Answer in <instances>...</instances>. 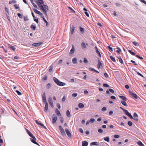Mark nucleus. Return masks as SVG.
<instances>
[{
  "instance_id": "obj_35",
  "label": "nucleus",
  "mask_w": 146,
  "mask_h": 146,
  "mask_svg": "<svg viewBox=\"0 0 146 146\" xmlns=\"http://www.w3.org/2000/svg\"><path fill=\"white\" fill-rule=\"evenodd\" d=\"M127 115L131 119H133V117H132V115H131V114L130 113H129V112Z\"/></svg>"
},
{
  "instance_id": "obj_61",
  "label": "nucleus",
  "mask_w": 146,
  "mask_h": 146,
  "mask_svg": "<svg viewBox=\"0 0 146 146\" xmlns=\"http://www.w3.org/2000/svg\"><path fill=\"white\" fill-rule=\"evenodd\" d=\"M48 78V77L47 76H45L43 78V79L44 80H47Z\"/></svg>"
},
{
  "instance_id": "obj_46",
  "label": "nucleus",
  "mask_w": 146,
  "mask_h": 146,
  "mask_svg": "<svg viewBox=\"0 0 146 146\" xmlns=\"http://www.w3.org/2000/svg\"><path fill=\"white\" fill-rule=\"evenodd\" d=\"M60 120L61 123H62L64 121V119L62 117H60Z\"/></svg>"
},
{
  "instance_id": "obj_60",
  "label": "nucleus",
  "mask_w": 146,
  "mask_h": 146,
  "mask_svg": "<svg viewBox=\"0 0 146 146\" xmlns=\"http://www.w3.org/2000/svg\"><path fill=\"white\" fill-rule=\"evenodd\" d=\"M119 136L117 135H115L114 136V137L116 138H118L119 137Z\"/></svg>"
},
{
  "instance_id": "obj_12",
  "label": "nucleus",
  "mask_w": 146,
  "mask_h": 146,
  "mask_svg": "<svg viewBox=\"0 0 146 146\" xmlns=\"http://www.w3.org/2000/svg\"><path fill=\"white\" fill-rule=\"evenodd\" d=\"M42 101H43V102H46V95H45V92H44L42 95Z\"/></svg>"
},
{
  "instance_id": "obj_56",
  "label": "nucleus",
  "mask_w": 146,
  "mask_h": 146,
  "mask_svg": "<svg viewBox=\"0 0 146 146\" xmlns=\"http://www.w3.org/2000/svg\"><path fill=\"white\" fill-rule=\"evenodd\" d=\"M24 20L25 21H28V17L27 16H26L24 17Z\"/></svg>"
},
{
  "instance_id": "obj_64",
  "label": "nucleus",
  "mask_w": 146,
  "mask_h": 146,
  "mask_svg": "<svg viewBox=\"0 0 146 146\" xmlns=\"http://www.w3.org/2000/svg\"><path fill=\"white\" fill-rule=\"evenodd\" d=\"M140 1L146 5V2L144 0H140Z\"/></svg>"
},
{
  "instance_id": "obj_1",
  "label": "nucleus",
  "mask_w": 146,
  "mask_h": 146,
  "mask_svg": "<svg viewBox=\"0 0 146 146\" xmlns=\"http://www.w3.org/2000/svg\"><path fill=\"white\" fill-rule=\"evenodd\" d=\"M36 3L38 7L40 8V9L43 11L44 14L47 16V11L48 10V6L46 5L41 4L39 3Z\"/></svg>"
},
{
  "instance_id": "obj_9",
  "label": "nucleus",
  "mask_w": 146,
  "mask_h": 146,
  "mask_svg": "<svg viewBox=\"0 0 146 146\" xmlns=\"http://www.w3.org/2000/svg\"><path fill=\"white\" fill-rule=\"evenodd\" d=\"M65 131L68 136L70 137L71 136V134L69 130L68 129L66 128L65 129Z\"/></svg>"
},
{
  "instance_id": "obj_48",
  "label": "nucleus",
  "mask_w": 146,
  "mask_h": 146,
  "mask_svg": "<svg viewBox=\"0 0 146 146\" xmlns=\"http://www.w3.org/2000/svg\"><path fill=\"white\" fill-rule=\"evenodd\" d=\"M16 92L17 94L19 95H21V92H19V91L18 90H16Z\"/></svg>"
},
{
  "instance_id": "obj_29",
  "label": "nucleus",
  "mask_w": 146,
  "mask_h": 146,
  "mask_svg": "<svg viewBox=\"0 0 146 146\" xmlns=\"http://www.w3.org/2000/svg\"><path fill=\"white\" fill-rule=\"evenodd\" d=\"M53 66L52 65L50 66L49 67V72H51L53 70Z\"/></svg>"
},
{
  "instance_id": "obj_50",
  "label": "nucleus",
  "mask_w": 146,
  "mask_h": 146,
  "mask_svg": "<svg viewBox=\"0 0 146 146\" xmlns=\"http://www.w3.org/2000/svg\"><path fill=\"white\" fill-rule=\"evenodd\" d=\"M34 20L37 23H38V19H35V18H34Z\"/></svg>"
},
{
  "instance_id": "obj_45",
  "label": "nucleus",
  "mask_w": 146,
  "mask_h": 146,
  "mask_svg": "<svg viewBox=\"0 0 146 146\" xmlns=\"http://www.w3.org/2000/svg\"><path fill=\"white\" fill-rule=\"evenodd\" d=\"M98 65L99 66H102V63H101V62L100 61V60H98Z\"/></svg>"
},
{
  "instance_id": "obj_59",
  "label": "nucleus",
  "mask_w": 146,
  "mask_h": 146,
  "mask_svg": "<svg viewBox=\"0 0 146 146\" xmlns=\"http://www.w3.org/2000/svg\"><path fill=\"white\" fill-rule=\"evenodd\" d=\"M106 110V107H103L102 109V110L103 111H105Z\"/></svg>"
},
{
  "instance_id": "obj_43",
  "label": "nucleus",
  "mask_w": 146,
  "mask_h": 146,
  "mask_svg": "<svg viewBox=\"0 0 146 146\" xmlns=\"http://www.w3.org/2000/svg\"><path fill=\"white\" fill-rule=\"evenodd\" d=\"M51 85L50 83H48L46 86V88L48 89H49Z\"/></svg>"
},
{
  "instance_id": "obj_5",
  "label": "nucleus",
  "mask_w": 146,
  "mask_h": 146,
  "mask_svg": "<svg viewBox=\"0 0 146 146\" xmlns=\"http://www.w3.org/2000/svg\"><path fill=\"white\" fill-rule=\"evenodd\" d=\"M59 127L60 132L62 134V135H65V133L64 130L63 129L62 127V126L60 125H59Z\"/></svg>"
},
{
  "instance_id": "obj_36",
  "label": "nucleus",
  "mask_w": 146,
  "mask_h": 146,
  "mask_svg": "<svg viewBox=\"0 0 146 146\" xmlns=\"http://www.w3.org/2000/svg\"><path fill=\"white\" fill-rule=\"evenodd\" d=\"M129 52L132 55H134L135 54V53L134 52H132L130 50H128Z\"/></svg>"
},
{
  "instance_id": "obj_53",
  "label": "nucleus",
  "mask_w": 146,
  "mask_h": 146,
  "mask_svg": "<svg viewBox=\"0 0 146 146\" xmlns=\"http://www.w3.org/2000/svg\"><path fill=\"white\" fill-rule=\"evenodd\" d=\"M109 91L112 93H113L114 92V90H113L112 89H111V88H110L109 89Z\"/></svg>"
},
{
  "instance_id": "obj_7",
  "label": "nucleus",
  "mask_w": 146,
  "mask_h": 146,
  "mask_svg": "<svg viewBox=\"0 0 146 146\" xmlns=\"http://www.w3.org/2000/svg\"><path fill=\"white\" fill-rule=\"evenodd\" d=\"M133 115L134 118H133V119H134L136 121H137L138 120V115L136 113L134 112L133 113Z\"/></svg>"
},
{
  "instance_id": "obj_42",
  "label": "nucleus",
  "mask_w": 146,
  "mask_h": 146,
  "mask_svg": "<svg viewBox=\"0 0 146 146\" xmlns=\"http://www.w3.org/2000/svg\"><path fill=\"white\" fill-rule=\"evenodd\" d=\"M128 124L129 126H131L132 125L133 123L131 121H128Z\"/></svg>"
},
{
  "instance_id": "obj_33",
  "label": "nucleus",
  "mask_w": 146,
  "mask_h": 146,
  "mask_svg": "<svg viewBox=\"0 0 146 146\" xmlns=\"http://www.w3.org/2000/svg\"><path fill=\"white\" fill-rule=\"evenodd\" d=\"M72 53H73V44H72V48L70 50L69 54L71 55Z\"/></svg>"
},
{
  "instance_id": "obj_38",
  "label": "nucleus",
  "mask_w": 146,
  "mask_h": 146,
  "mask_svg": "<svg viewBox=\"0 0 146 146\" xmlns=\"http://www.w3.org/2000/svg\"><path fill=\"white\" fill-rule=\"evenodd\" d=\"M118 59L119 60V62L121 64H122L123 63V61L121 57L118 58Z\"/></svg>"
},
{
  "instance_id": "obj_4",
  "label": "nucleus",
  "mask_w": 146,
  "mask_h": 146,
  "mask_svg": "<svg viewBox=\"0 0 146 146\" xmlns=\"http://www.w3.org/2000/svg\"><path fill=\"white\" fill-rule=\"evenodd\" d=\"M52 123L54 124L56 122L57 117L56 116V115L55 114H53L52 116Z\"/></svg>"
},
{
  "instance_id": "obj_17",
  "label": "nucleus",
  "mask_w": 146,
  "mask_h": 146,
  "mask_svg": "<svg viewBox=\"0 0 146 146\" xmlns=\"http://www.w3.org/2000/svg\"><path fill=\"white\" fill-rule=\"evenodd\" d=\"M30 27L32 30H35L36 28V27L34 24H32L31 25Z\"/></svg>"
},
{
  "instance_id": "obj_57",
  "label": "nucleus",
  "mask_w": 146,
  "mask_h": 146,
  "mask_svg": "<svg viewBox=\"0 0 146 146\" xmlns=\"http://www.w3.org/2000/svg\"><path fill=\"white\" fill-rule=\"evenodd\" d=\"M84 63H87L88 62V60L86 58H84Z\"/></svg>"
},
{
  "instance_id": "obj_39",
  "label": "nucleus",
  "mask_w": 146,
  "mask_h": 146,
  "mask_svg": "<svg viewBox=\"0 0 146 146\" xmlns=\"http://www.w3.org/2000/svg\"><path fill=\"white\" fill-rule=\"evenodd\" d=\"M18 16L20 18H22L23 17V15L20 13H17Z\"/></svg>"
},
{
  "instance_id": "obj_58",
  "label": "nucleus",
  "mask_w": 146,
  "mask_h": 146,
  "mask_svg": "<svg viewBox=\"0 0 146 146\" xmlns=\"http://www.w3.org/2000/svg\"><path fill=\"white\" fill-rule=\"evenodd\" d=\"M110 98L111 99L113 100H115L116 99L115 97L113 96H111Z\"/></svg>"
},
{
  "instance_id": "obj_51",
  "label": "nucleus",
  "mask_w": 146,
  "mask_h": 146,
  "mask_svg": "<svg viewBox=\"0 0 146 146\" xmlns=\"http://www.w3.org/2000/svg\"><path fill=\"white\" fill-rule=\"evenodd\" d=\"M98 131L99 133H102L103 132V130L102 129H100L98 130Z\"/></svg>"
},
{
  "instance_id": "obj_6",
  "label": "nucleus",
  "mask_w": 146,
  "mask_h": 146,
  "mask_svg": "<svg viewBox=\"0 0 146 146\" xmlns=\"http://www.w3.org/2000/svg\"><path fill=\"white\" fill-rule=\"evenodd\" d=\"M48 101L49 103V104L50 106L52 107H53L54 106L53 104V103L52 102V98L51 97H50V98H48Z\"/></svg>"
},
{
  "instance_id": "obj_13",
  "label": "nucleus",
  "mask_w": 146,
  "mask_h": 146,
  "mask_svg": "<svg viewBox=\"0 0 146 146\" xmlns=\"http://www.w3.org/2000/svg\"><path fill=\"white\" fill-rule=\"evenodd\" d=\"M45 105L44 107V111L46 112L48 110V104L47 102H45Z\"/></svg>"
},
{
  "instance_id": "obj_22",
  "label": "nucleus",
  "mask_w": 146,
  "mask_h": 146,
  "mask_svg": "<svg viewBox=\"0 0 146 146\" xmlns=\"http://www.w3.org/2000/svg\"><path fill=\"white\" fill-rule=\"evenodd\" d=\"M79 28L81 33L82 34L84 33V29L80 26V27Z\"/></svg>"
},
{
  "instance_id": "obj_54",
  "label": "nucleus",
  "mask_w": 146,
  "mask_h": 146,
  "mask_svg": "<svg viewBox=\"0 0 146 146\" xmlns=\"http://www.w3.org/2000/svg\"><path fill=\"white\" fill-rule=\"evenodd\" d=\"M79 131L80 133H82L84 132L83 129L81 128L79 129Z\"/></svg>"
},
{
  "instance_id": "obj_37",
  "label": "nucleus",
  "mask_w": 146,
  "mask_h": 146,
  "mask_svg": "<svg viewBox=\"0 0 146 146\" xmlns=\"http://www.w3.org/2000/svg\"><path fill=\"white\" fill-rule=\"evenodd\" d=\"M108 48L109 50L111 52L113 51V50L112 48L110 47L109 46H108Z\"/></svg>"
},
{
  "instance_id": "obj_55",
  "label": "nucleus",
  "mask_w": 146,
  "mask_h": 146,
  "mask_svg": "<svg viewBox=\"0 0 146 146\" xmlns=\"http://www.w3.org/2000/svg\"><path fill=\"white\" fill-rule=\"evenodd\" d=\"M131 62L134 63V64L135 65H137V64L135 63V61H134L133 60H131Z\"/></svg>"
},
{
  "instance_id": "obj_23",
  "label": "nucleus",
  "mask_w": 146,
  "mask_h": 146,
  "mask_svg": "<svg viewBox=\"0 0 146 146\" xmlns=\"http://www.w3.org/2000/svg\"><path fill=\"white\" fill-rule=\"evenodd\" d=\"M78 107L80 108H82L84 107V105L83 104L80 103L78 104Z\"/></svg>"
},
{
  "instance_id": "obj_2",
  "label": "nucleus",
  "mask_w": 146,
  "mask_h": 146,
  "mask_svg": "<svg viewBox=\"0 0 146 146\" xmlns=\"http://www.w3.org/2000/svg\"><path fill=\"white\" fill-rule=\"evenodd\" d=\"M53 79L54 81L58 86H62L65 85V84L64 83L58 80L56 77H54Z\"/></svg>"
},
{
  "instance_id": "obj_31",
  "label": "nucleus",
  "mask_w": 146,
  "mask_h": 146,
  "mask_svg": "<svg viewBox=\"0 0 146 146\" xmlns=\"http://www.w3.org/2000/svg\"><path fill=\"white\" fill-rule=\"evenodd\" d=\"M110 58L111 59L113 62H115V58L111 56H110Z\"/></svg>"
},
{
  "instance_id": "obj_11",
  "label": "nucleus",
  "mask_w": 146,
  "mask_h": 146,
  "mask_svg": "<svg viewBox=\"0 0 146 146\" xmlns=\"http://www.w3.org/2000/svg\"><path fill=\"white\" fill-rule=\"evenodd\" d=\"M42 43V42H40L37 43H35L32 44L33 46H38Z\"/></svg>"
},
{
  "instance_id": "obj_28",
  "label": "nucleus",
  "mask_w": 146,
  "mask_h": 146,
  "mask_svg": "<svg viewBox=\"0 0 146 146\" xmlns=\"http://www.w3.org/2000/svg\"><path fill=\"white\" fill-rule=\"evenodd\" d=\"M133 44L136 46H139V44L138 43L136 42L133 41L132 42Z\"/></svg>"
},
{
  "instance_id": "obj_40",
  "label": "nucleus",
  "mask_w": 146,
  "mask_h": 146,
  "mask_svg": "<svg viewBox=\"0 0 146 146\" xmlns=\"http://www.w3.org/2000/svg\"><path fill=\"white\" fill-rule=\"evenodd\" d=\"M123 111L124 112L125 114L127 115L129 113L127 110L125 109Z\"/></svg>"
},
{
  "instance_id": "obj_8",
  "label": "nucleus",
  "mask_w": 146,
  "mask_h": 146,
  "mask_svg": "<svg viewBox=\"0 0 146 146\" xmlns=\"http://www.w3.org/2000/svg\"><path fill=\"white\" fill-rule=\"evenodd\" d=\"M129 93L132 97L136 99H137L138 96L136 94L132 93L131 91L129 92Z\"/></svg>"
},
{
  "instance_id": "obj_52",
  "label": "nucleus",
  "mask_w": 146,
  "mask_h": 146,
  "mask_svg": "<svg viewBox=\"0 0 146 146\" xmlns=\"http://www.w3.org/2000/svg\"><path fill=\"white\" fill-rule=\"evenodd\" d=\"M17 5L15 4L14 5V6L16 9H19V7H18Z\"/></svg>"
},
{
  "instance_id": "obj_24",
  "label": "nucleus",
  "mask_w": 146,
  "mask_h": 146,
  "mask_svg": "<svg viewBox=\"0 0 146 146\" xmlns=\"http://www.w3.org/2000/svg\"><path fill=\"white\" fill-rule=\"evenodd\" d=\"M70 27L71 29V35L73 34V25L72 24H70Z\"/></svg>"
},
{
  "instance_id": "obj_30",
  "label": "nucleus",
  "mask_w": 146,
  "mask_h": 146,
  "mask_svg": "<svg viewBox=\"0 0 146 146\" xmlns=\"http://www.w3.org/2000/svg\"><path fill=\"white\" fill-rule=\"evenodd\" d=\"M98 145V143H97V142H92L90 144L91 145Z\"/></svg>"
},
{
  "instance_id": "obj_20",
  "label": "nucleus",
  "mask_w": 146,
  "mask_h": 146,
  "mask_svg": "<svg viewBox=\"0 0 146 146\" xmlns=\"http://www.w3.org/2000/svg\"><path fill=\"white\" fill-rule=\"evenodd\" d=\"M27 132L28 135L30 137H31L33 135V134L31 133V132L29 131L28 129H27Z\"/></svg>"
},
{
  "instance_id": "obj_25",
  "label": "nucleus",
  "mask_w": 146,
  "mask_h": 146,
  "mask_svg": "<svg viewBox=\"0 0 146 146\" xmlns=\"http://www.w3.org/2000/svg\"><path fill=\"white\" fill-rule=\"evenodd\" d=\"M66 115L68 117H70L71 116L70 112L68 110L66 111Z\"/></svg>"
},
{
  "instance_id": "obj_3",
  "label": "nucleus",
  "mask_w": 146,
  "mask_h": 146,
  "mask_svg": "<svg viewBox=\"0 0 146 146\" xmlns=\"http://www.w3.org/2000/svg\"><path fill=\"white\" fill-rule=\"evenodd\" d=\"M32 138H30V140L34 144H35L38 146H39V144L36 142V138L33 135L31 137Z\"/></svg>"
},
{
  "instance_id": "obj_41",
  "label": "nucleus",
  "mask_w": 146,
  "mask_h": 146,
  "mask_svg": "<svg viewBox=\"0 0 146 146\" xmlns=\"http://www.w3.org/2000/svg\"><path fill=\"white\" fill-rule=\"evenodd\" d=\"M90 122L93 123L95 121V119L94 118H91L90 120Z\"/></svg>"
},
{
  "instance_id": "obj_34",
  "label": "nucleus",
  "mask_w": 146,
  "mask_h": 146,
  "mask_svg": "<svg viewBox=\"0 0 146 146\" xmlns=\"http://www.w3.org/2000/svg\"><path fill=\"white\" fill-rule=\"evenodd\" d=\"M9 48H10L13 50L14 51L15 50V47L12 45L10 46Z\"/></svg>"
},
{
  "instance_id": "obj_19",
  "label": "nucleus",
  "mask_w": 146,
  "mask_h": 146,
  "mask_svg": "<svg viewBox=\"0 0 146 146\" xmlns=\"http://www.w3.org/2000/svg\"><path fill=\"white\" fill-rule=\"evenodd\" d=\"M36 3H39L41 4H43L44 3V1L43 0H38V1H35Z\"/></svg>"
},
{
  "instance_id": "obj_32",
  "label": "nucleus",
  "mask_w": 146,
  "mask_h": 146,
  "mask_svg": "<svg viewBox=\"0 0 146 146\" xmlns=\"http://www.w3.org/2000/svg\"><path fill=\"white\" fill-rule=\"evenodd\" d=\"M137 143L139 146H141L143 145V143L140 141H138Z\"/></svg>"
},
{
  "instance_id": "obj_14",
  "label": "nucleus",
  "mask_w": 146,
  "mask_h": 146,
  "mask_svg": "<svg viewBox=\"0 0 146 146\" xmlns=\"http://www.w3.org/2000/svg\"><path fill=\"white\" fill-rule=\"evenodd\" d=\"M88 142L86 141H84L82 142V146H87L88 145Z\"/></svg>"
},
{
  "instance_id": "obj_26",
  "label": "nucleus",
  "mask_w": 146,
  "mask_h": 146,
  "mask_svg": "<svg viewBox=\"0 0 146 146\" xmlns=\"http://www.w3.org/2000/svg\"><path fill=\"white\" fill-rule=\"evenodd\" d=\"M104 140L108 142L109 141V138L108 137H104Z\"/></svg>"
},
{
  "instance_id": "obj_27",
  "label": "nucleus",
  "mask_w": 146,
  "mask_h": 146,
  "mask_svg": "<svg viewBox=\"0 0 146 146\" xmlns=\"http://www.w3.org/2000/svg\"><path fill=\"white\" fill-rule=\"evenodd\" d=\"M36 122L37 124L41 126L42 127H43L44 126V125L43 124H42V123H39V122H38L37 120L36 121Z\"/></svg>"
},
{
  "instance_id": "obj_47",
  "label": "nucleus",
  "mask_w": 146,
  "mask_h": 146,
  "mask_svg": "<svg viewBox=\"0 0 146 146\" xmlns=\"http://www.w3.org/2000/svg\"><path fill=\"white\" fill-rule=\"evenodd\" d=\"M135 56L138 58L140 59H143V58L142 57H141L139 55H135Z\"/></svg>"
},
{
  "instance_id": "obj_16",
  "label": "nucleus",
  "mask_w": 146,
  "mask_h": 146,
  "mask_svg": "<svg viewBox=\"0 0 146 146\" xmlns=\"http://www.w3.org/2000/svg\"><path fill=\"white\" fill-rule=\"evenodd\" d=\"M81 46L82 48L83 49L86 48V44L84 42H83L82 43Z\"/></svg>"
},
{
  "instance_id": "obj_49",
  "label": "nucleus",
  "mask_w": 146,
  "mask_h": 146,
  "mask_svg": "<svg viewBox=\"0 0 146 146\" xmlns=\"http://www.w3.org/2000/svg\"><path fill=\"white\" fill-rule=\"evenodd\" d=\"M103 86L105 87H108L109 86L107 84H103Z\"/></svg>"
},
{
  "instance_id": "obj_18",
  "label": "nucleus",
  "mask_w": 146,
  "mask_h": 146,
  "mask_svg": "<svg viewBox=\"0 0 146 146\" xmlns=\"http://www.w3.org/2000/svg\"><path fill=\"white\" fill-rule=\"evenodd\" d=\"M119 97L121 98L123 100V101H127V98L125 97L121 96H119Z\"/></svg>"
},
{
  "instance_id": "obj_10",
  "label": "nucleus",
  "mask_w": 146,
  "mask_h": 146,
  "mask_svg": "<svg viewBox=\"0 0 146 146\" xmlns=\"http://www.w3.org/2000/svg\"><path fill=\"white\" fill-rule=\"evenodd\" d=\"M33 10L34 12L36 13L41 15H43L42 13H41L40 11H39L38 10H37V9H33Z\"/></svg>"
},
{
  "instance_id": "obj_63",
  "label": "nucleus",
  "mask_w": 146,
  "mask_h": 146,
  "mask_svg": "<svg viewBox=\"0 0 146 146\" xmlns=\"http://www.w3.org/2000/svg\"><path fill=\"white\" fill-rule=\"evenodd\" d=\"M76 58H74V64H75L76 63Z\"/></svg>"
},
{
  "instance_id": "obj_15",
  "label": "nucleus",
  "mask_w": 146,
  "mask_h": 146,
  "mask_svg": "<svg viewBox=\"0 0 146 146\" xmlns=\"http://www.w3.org/2000/svg\"><path fill=\"white\" fill-rule=\"evenodd\" d=\"M55 111L56 114L58 116H61V115L60 112V111L58 110L57 108L55 109Z\"/></svg>"
},
{
  "instance_id": "obj_44",
  "label": "nucleus",
  "mask_w": 146,
  "mask_h": 146,
  "mask_svg": "<svg viewBox=\"0 0 146 146\" xmlns=\"http://www.w3.org/2000/svg\"><path fill=\"white\" fill-rule=\"evenodd\" d=\"M95 48L96 50V53L97 54V53H99V51H98V48H97V46H95Z\"/></svg>"
},
{
  "instance_id": "obj_62",
  "label": "nucleus",
  "mask_w": 146,
  "mask_h": 146,
  "mask_svg": "<svg viewBox=\"0 0 146 146\" xmlns=\"http://www.w3.org/2000/svg\"><path fill=\"white\" fill-rule=\"evenodd\" d=\"M57 106L58 108L59 109L61 107H60V105L59 103H57Z\"/></svg>"
},
{
  "instance_id": "obj_21",
  "label": "nucleus",
  "mask_w": 146,
  "mask_h": 146,
  "mask_svg": "<svg viewBox=\"0 0 146 146\" xmlns=\"http://www.w3.org/2000/svg\"><path fill=\"white\" fill-rule=\"evenodd\" d=\"M126 101H121L120 102H121L123 105L125 106H127V105L126 103L125 102Z\"/></svg>"
}]
</instances>
